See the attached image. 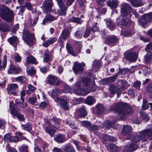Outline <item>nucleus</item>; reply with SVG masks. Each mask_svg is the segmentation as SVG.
Returning a JSON list of instances; mask_svg holds the SVG:
<instances>
[{
  "instance_id": "f257e3e1",
  "label": "nucleus",
  "mask_w": 152,
  "mask_h": 152,
  "mask_svg": "<svg viewBox=\"0 0 152 152\" xmlns=\"http://www.w3.org/2000/svg\"><path fill=\"white\" fill-rule=\"evenodd\" d=\"M120 11L123 16L117 19L118 26L120 27L129 26L131 23V22L128 16L129 13L133 11L130 5L125 3L121 5Z\"/></svg>"
},
{
  "instance_id": "f03ea898",
  "label": "nucleus",
  "mask_w": 152,
  "mask_h": 152,
  "mask_svg": "<svg viewBox=\"0 0 152 152\" xmlns=\"http://www.w3.org/2000/svg\"><path fill=\"white\" fill-rule=\"evenodd\" d=\"M91 73H88L86 74L83 78L81 77L78 78L77 83L73 87L75 93L78 95L81 94L82 91L84 90L86 86L91 84Z\"/></svg>"
},
{
  "instance_id": "7ed1b4c3",
  "label": "nucleus",
  "mask_w": 152,
  "mask_h": 152,
  "mask_svg": "<svg viewBox=\"0 0 152 152\" xmlns=\"http://www.w3.org/2000/svg\"><path fill=\"white\" fill-rule=\"evenodd\" d=\"M110 110L111 111H116L119 113V115L121 118L124 119V117L127 113H130L132 112L131 107L127 106L124 103H116L112 105Z\"/></svg>"
},
{
  "instance_id": "20e7f679",
  "label": "nucleus",
  "mask_w": 152,
  "mask_h": 152,
  "mask_svg": "<svg viewBox=\"0 0 152 152\" xmlns=\"http://www.w3.org/2000/svg\"><path fill=\"white\" fill-rule=\"evenodd\" d=\"M148 138L152 140V129L144 130L141 132L138 135L133 137L132 140L135 142H137L141 140L145 142Z\"/></svg>"
},
{
  "instance_id": "39448f33",
  "label": "nucleus",
  "mask_w": 152,
  "mask_h": 152,
  "mask_svg": "<svg viewBox=\"0 0 152 152\" xmlns=\"http://www.w3.org/2000/svg\"><path fill=\"white\" fill-rule=\"evenodd\" d=\"M0 16L5 20L11 22L14 18L13 12L4 5L0 6Z\"/></svg>"
},
{
  "instance_id": "423d86ee",
  "label": "nucleus",
  "mask_w": 152,
  "mask_h": 152,
  "mask_svg": "<svg viewBox=\"0 0 152 152\" xmlns=\"http://www.w3.org/2000/svg\"><path fill=\"white\" fill-rule=\"evenodd\" d=\"M23 134L20 132H16L15 136H12L10 134H7L4 136V140L6 141L9 140L10 142H18L20 139V140H25L26 138L25 137L22 136Z\"/></svg>"
},
{
  "instance_id": "0eeeda50",
  "label": "nucleus",
  "mask_w": 152,
  "mask_h": 152,
  "mask_svg": "<svg viewBox=\"0 0 152 152\" xmlns=\"http://www.w3.org/2000/svg\"><path fill=\"white\" fill-rule=\"evenodd\" d=\"M101 34L103 37L105 39L104 42L109 45H113L115 44L118 41V39L117 37L113 35L107 37V33L104 31H101Z\"/></svg>"
},
{
  "instance_id": "6e6552de",
  "label": "nucleus",
  "mask_w": 152,
  "mask_h": 152,
  "mask_svg": "<svg viewBox=\"0 0 152 152\" xmlns=\"http://www.w3.org/2000/svg\"><path fill=\"white\" fill-rule=\"evenodd\" d=\"M22 37L25 42L29 45H31L33 41L35 40L34 34L30 33L27 29L24 30Z\"/></svg>"
},
{
  "instance_id": "1a4fd4ad",
  "label": "nucleus",
  "mask_w": 152,
  "mask_h": 152,
  "mask_svg": "<svg viewBox=\"0 0 152 152\" xmlns=\"http://www.w3.org/2000/svg\"><path fill=\"white\" fill-rule=\"evenodd\" d=\"M85 66V64L83 62L80 63L78 62H75L73 70L76 74H79L82 72L83 71V67Z\"/></svg>"
},
{
  "instance_id": "9d476101",
  "label": "nucleus",
  "mask_w": 152,
  "mask_h": 152,
  "mask_svg": "<svg viewBox=\"0 0 152 152\" xmlns=\"http://www.w3.org/2000/svg\"><path fill=\"white\" fill-rule=\"evenodd\" d=\"M18 85L15 83L9 84L7 88L8 93L14 95H16V93L18 91Z\"/></svg>"
},
{
  "instance_id": "9b49d317",
  "label": "nucleus",
  "mask_w": 152,
  "mask_h": 152,
  "mask_svg": "<svg viewBox=\"0 0 152 152\" xmlns=\"http://www.w3.org/2000/svg\"><path fill=\"white\" fill-rule=\"evenodd\" d=\"M53 3L52 0H45L43 3L42 10L44 12H50L52 9Z\"/></svg>"
},
{
  "instance_id": "f8f14e48",
  "label": "nucleus",
  "mask_w": 152,
  "mask_h": 152,
  "mask_svg": "<svg viewBox=\"0 0 152 152\" xmlns=\"http://www.w3.org/2000/svg\"><path fill=\"white\" fill-rule=\"evenodd\" d=\"M46 82L51 85H58L60 83L59 80L54 75H48L46 78Z\"/></svg>"
},
{
  "instance_id": "ddd939ff",
  "label": "nucleus",
  "mask_w": 152,
  "mask_h": 152,
  "mask_svg": "<svg viewBox=\"0 0 152 152\" xmlns=\"http://www.w3.org/2000/svg\"><path fill=\"white\" fill-rule=\"evenodd\" d=\"M60 8L59 13L62 15H65L67 10V7L65 6L62 0H56Z\"/></svg>"
},
{
  "instance_id": "4468645a",
  "label": "nucleus",
  "mask_w": 152,
  "mask_h": 152,
  "mask_svg": "<svg viewBox=\"0 0 152 152\" xmlns=\"http://www.w3.org/2000/svg\"><path fill=\"white\" fill-rule=\"evenodd\" d=\"M15 105L12 102H10V107L11 109L10 113L14 116H16L20 113V111L18 107L17 106L15 107Z\"/></svg>"
},
{
  "instance_id": "2eb2a0df",
  "label": "nucleus",
  "mask_w": 152,
  "mask_h": 152,
  "mask_svg": "<svg viewBox=\"0 0 152 152\" xmlns=\"http://www.w3.org/2000/svg\"><path fill=\"white\" fill-rule=\"evenodd\" d=\"M137 54L134 52L129 51L128 52L126 55V58L128 60L131 62L135 61L137 58Z\"/></svg>"
},
{
  "instance_id": "dca6fc26",
  "label": "nucleus",
  "mask_w": 152,
  "mask_h": 152,
  "mask_svg": "<svg viewBox=\"0 0 152 152\" xmlns=\"http://www.w3.org/2000/svg\"><path fill=\"white\" fill-rule=\"evenodd\" d=\"M107 148L110 152H118V151H121L122 149L121 147H119L113 144L108 145Z\"/></svg>"
},
{
  "instance_id": "f3484780",
  "label": "nucleus",
  "mask_w": 152,
  "mask_h": 152,
  "mask_svg": "<svg viewBox=\"0 0 152 152\" xmlns=\"http://www.w3.org/2000/svg\"><path fill=\"white\" fill-rule=\"evenodd\" d=\"M116 139L115 137L112 136L104 135L103 136L102 142L103 143L105 144L106 145H107V144L109 143V142H113Z\"/></svg>"
},
{
  "instance_id": "a211bd4d",
  "label": "nucleus",
  "mask_w": 152,
  "mask_h": 152,
  "mask_svg": "<svg viewBox=\"0 0 152 152\" xmlns=\"http://www.w3.org/2000/svg\"><path fill=\"white\" fill-rule=\"evenodd\" d=\"M56 102H60L61 106L65 110H67L68 109L67 102L66 101L61 97L57 99Z\"/></svg>"
},
{
  "instance_id": "6ab92c4d",
  "label": "nucleus",
  "mask_w": 152,
  "mask_h": 152,
  "mask_svg": "<svg viewBox=\"0 0 152 152\" xmlns=\"http://www.w3.org/2000/svg\"><path fill=\"white\" fill-rule=\"evenodd\" d=\"M130 2L135 7L142 6L144 4V2L142 0H127Z\"/></svg>"
},
{
  "instance_id": "aec40b11",
  "label": "nucleus",
  "mask_w": 152,
  "mask_h": 152,
  "mask_svg": "<svg viewBox=\"0 0 152 152\" xmlns=\"http://www.w3.org/2000/svg\"><path fill=\"white\" fill-rule=\"evenodd\" d=\"M119 3L118 0H109L107 2V6L111 9L116 8Z\"/></svg>"
},
{
  "instance_id": "412c9836",
  "label": "nucleus",
  "mask_w": 152,
  "mask_h": 152,
  "mask_svg": "<svg viewBox=\"0 0 152 152\" xmlns=\"http://www.w3.org/2000/svg\"><path fill=\"white\" fill-rule=\"evenodd\" d=\"M43 61L44 62L48 63L50 61L52 58V56L50 52L48 50H45V53L43 56Z\"/></svg>"
},
{
  "instance_id": "4be33fe9",
  "label": "nucleus",
  "mask_w": 152,
  "mask_h": 152,
  "mask_svg": "<svg viewBox=\"0 0 152 152\" xmlns=\"http://www.w3.org/2000/svg\"><path fill=\"white\" fill-rule=\"evenodd\" d=\"M21 71L20 69L14 66L11 65L9 69L8 72L10 74H16Z\"/></svg>"
},
{
  "instance_id": "5701e85b",
  "label": "nucleus",
  "mask_w": 152,
  "mask_h": 152,
  "mask_svg": "<svg viewBox=\"0 0 152 152\" xmlns=\"http://www.w3.org/2000/svg\"><path fill=\"white\" fill-rule=\"evenodd\" d=\"M54 140L58 143H61L66 141V138L64 135L60 134L55 137Z\"/></svg>"
},
{
  "instance_id": "b1692460",
  "label": "nucleus",
  "mask_w": 152,
  "mask_h": 152,
  "mask_svg": "<svg viewBox=\"0 0 152 152\" xmlns=\"http://www.w3.org/2000/svg\"><path fill=\"white\" fill-rule=\"evenodd\" d=\"M55 128L53 125L47 126L45 129L46 132L49 134L51 136H53L55 134Z\"/></svg>"
},
{
  "instance_id": "393cba45",
  "label": "nucleus",
  "mask_w": 152,
  "mask_h": 152,
  "mask_svg": "<svg viewBox=\"0 0 152 152\" xmlns=\"http://www.w3.org/2000/svg\"><path fill=\"white\" fill-rule=\"evenodd\" d=\"M132 128L129 125L124 126L122 130V133L123 135L130 134L131 132Z\"/></svg>"
},
{
  "instance_id": "a878e982",
  "label": "nucleus",
  "mask_w": 152,
  "mask_h": 152,
  "mask_svg": "<svg viewBox=\"0 0 152 152\" xmlns=\"http://www.w3.org/2000/svg\"><path fill=\"white\" fill-rule=\"evenodd\" d=\"M9 43L13 47H15L17 46L18 42V40L16 36H13L8 39Z\"/></svg>"
},
{
  "instance_id": "bb28decb",
  "label": "nucleus",
  "mask_w": 152,
  "mask_h": 152,
  "mask_svg": "<svg viewBox=\"0 0 152 152\" xmlns=\"http://www.w3.org/2000/svg\"><path fill=\"white\" fill-rule=\"evenodd\" d=\"M57 40L56 37H51L49 38V39L44 42L42 45L45 47H48L50 45L54 43Z\"/></svg>"
},
{
  "instance_id": "cd10ccee",
  "label": "nucleus",
  "mask_w": 152,
  "mask_h": 152,
  "mask_svg": "<svg viewBox=\"0 0 152 152\" xmlns=\"http://www.w3.org/2000/svg\"><path fill=\"white\" fill-rule=\"evenodd\" d=\"M55 20H56V18L53 16L51 15H47L43 19L42 24L43 25H45L46 23L47 22H51Z\"/></svg>"
},
{
  "instance_id": "c85d7f7f",
  "label": "nucleus",
  "mask_w": 152,
  "mask_h": 152,
  "mask_svg": "<svg viewBox=\"0 0 152 152\" xmlns=\"http://www.w3.org/2000/svg\"><path fill=\"white\" fill-rule=\"evenodd\" d=\"M106 25L107 27L111 31L114 30L115 26V25L113 21L110 19H108L106 21Z\"/></svg>"
},
{
  "instance_id": "c756f323",
  "label": "nucleus",
  "mask_w": 152,
  "mask_h": 152,
  "mask_svg": "<svg viewBox=\"0 0 152 152\" xmlns=\"http://www.w3.org/2000/svg\"><path fill=\"white\" fill-rule=\"evenodd\" d=\"M28 102L30 104L35 106H38L39 102L37 100L36 98L31 97L29 98L28 99Z\"/></svg>"
},
{
  "instance_id": "7c9ffc66",
  "label": "nucleus",
  "mask_w": 152,
  "mask_h": 152,
  "mask_svg": "<svg viewBox=\"0 0 152 152\" xmlns=\"http://www.w3.org/2000/svg\"><path fill=\"white\" fill-rule=\"evenodd\" d=\"M68 21L69 22H73L77 24H81L83 20L80 18H77L73 17L69 19Z\"/></svg>"
},
{
  "instance_id": "2f4dec72",
  "label": "nucleus",
  "mask_w": 152,
  "mask_h": 152,
  "mask_svg": "<svg viewBox=\"0 0 152 152\" xmlns=\"http://www.w3.org/2000/svg\"><path fill=\"white\" fill-rule=\"evenodd\" d=\"M152 58V52H149L145 56L144 61L146 64H148L151 62V59Z\"/></svg>"
},
{
  "instance_id": "473e14b6",
  "label": "nucleus",
  "mask_w": 152,
  "mask_h": 152,
  "mask_svg": "<svg viewBox=\"0 0 152 152\" xmlns=\"http://www.w3.org/2000/svg\"><path fill=\"white\" fill-rule=\"evenodd\" d=\"M126 83L122 80H120L117 83L118 87V88L121 90H124L127 88L125 85Z\"/></svg>"
},
{
  "instance_id": "72a5a7b5",
  "label": "nucleus",
  "mask_w": 152,
  "mask_h": 152,
  "mask_svg": "<svg viewBox=\"0 0 152 152\" xmlns=\"http://www.w3.org/2000/svg\"><path fill=\"white\" fill-rule=\"evenodd\" d=\"M9 30L8 26L5 22L0 24V31L6 32Z\"/></svg>"
},
{
  "instance_id": "f704fd0d",
  "label": "nucleus",
  "mask_w": 152,
  "mask_h": 152,
  "mask_svg": "<svg viewBox=\"0 0 152 152\" xmlns=\"http://www.w3.org/2000/svg\"><path fill=\"white\" fill-rule=\"evenodd\" d=\"M58 94H59V91L58 89L55 88L52 90L51 96L56 102L57 101V99L60 97L58 96Z\"/></svg>"
},
{
  "instance_id": "c9c22d12",
  "label": "nucleus",
  "mask_w": 152,
  "mask_h": 152,
  "mask_svg": "<svg viewBox=\"0 0 152 152\" xmlns=\"http://www.w3.org/2000/svg\"><path fill=\"white\" fill-rule=\"evenodd\" d=\"M96 101L94 96H88L86 99V102L88 105H91Z\"/></svg>"
},
{
  "instance_id": "e433bc0d",
  "label": "nucleus",
  "mask_w": 152,
  "mask_h": 152,
  "mask_svg": "<svg viewBox=\"0 0 152 152\" xmlns=\"http://www.w3.org/2000/svg\"><path fill=\"white\" fill-rule=\"evenodd\" d=\"M66 123L72 129H77L78 126L77 125L75 124L74 122L71 121L70 119H67L66 121Z\"/></svg>"
},
{
  "instance_id": "4c0bfd02",
  "label": "nucleus",
  "mask_w": 152,
  "mask_h": 152,
  "mask_svg": "<svg viewBox=\"0 0 152 152\" xmlns=\"http://www.w3.org/2000/svg\"><path fill=\"white\" fill-rule=\"evenodd\" d=\"M26 62L28 63L37 64V62L36 59L33 56H30L26 58Z\"/></svg>"
},
{
  "instance_id": "58836bf2",
  "label": "nucleus",
  "mask_w": 152,
  "mask_h": 152,
  "mask_svg": "<svg viewBox=\"0 0 152 152\" xmlns=\"http://www.w3.org/2000/svg\"><path fill=\"white\" fill-rule=\"evenodd\" d=\"M97 113L99 114L103 113L105 110V108L101 104H98L96 106Z\"/></svg>"
},
{
  "instance_id": "ea45409f",
  "label": "nucleus",
  "mask_w": 152,
  "mask_h": 152,
  "mask_svg": "<svg viewBox=\"0 0 152 152\" xmlns=\"http://www.w3.org/2000/svg\"><path fill=\"white\" fill-rule=\"evenodd\" d=\"M7 56L4 55L3 58V61L2 63L0 61V70H2L5 68L7 64Z\"/></svg>"
},
{
  "instance_id": "a19ab883",
  "label": "nucleus",
  "mask_w": 152,
  "mask_h": 152,
  "mask_svg": "<svg viewBox=\"0 0 152 152\" xmlns=\"http://www.w3.org/2000/svg\"><path fill=\"white\" fill-rule=\"evenodd\" d=\"M59 120L57 119L56 117H53L48 121V123L50 124L53 123L54 126H56L59 125Z\"/></svg>"
},
{
  "instance_id": "79ce46f5",
  "label": "nucleus",
  "mask_w": 152,
  "mask_h": 152,
  "mask_svg": "<svg viewBox=\"0 0 152 152\" xmlns=\"http://www.w3.org/2000/svg\"><path fill=\"white\" fill-rule=\"evenodd\" d=\"M28 89L26 91V93L28 95L30 94L31 93L34 92L36 89V87L31 84L28 85Z\"/></svg>"
},
{
  "instance_id": "37998d69",
  "label": "nucleus",
  "mask_w": 152,
  "mask_h": 152,
  "mask_svg": "<svg viewBox=\"0 0 152 152\" xmlns=\"http://www.w3.org/2000/svg\"><path fill=\"white\" fill-rule=\"evenodd\" d=\"M21 127L23 129L29 132L31 130L32 126L30 124L27 123L22 125Z\"/></svg>"
},
{
  "instance_id": "c03bdc74",
  "label": "nucleus",
  "mask_w": 152,
  "mask_h": 152,
  "mask_svg": "<svg viewBox=\"0 0 152 152\" xmlns=\"http://www.w3.org/2000/svg\"><path fill=\"white\" fill-rule=\"evenodd\" d=\"M28 75H31L35 74L36 73V70L34 69L33 67L30 66L28 68L27 70Z\"/></svg>"
},
{
  "instance_id": "a18cd8bd",
  "label": "nucleus",
  "mask_w": 152,
  "mask_h": 152,
  "mask_svg": "<svg viewBox=\"0 0 152 152\" xmlns=\"http://www.w3.org/2000/svg\"><path fill=\"white\" fill-rule=\"evenodd\" d=\"M16 81L21 83H24L26 82V79L24 76H19L15 79Z\"/></svg>"
},
{
  "instance_id": "49530a36",
  "label": "nucleus",
  "mask_w": 152,
  "mask_h": 152,
  "mask_svg": "<svg viewBox=\"0 0 152 152\" xmlns=\"http://www.w3.org/2000/svg\"><path fill=\"white\" fill-rule=\"evenodd\" d=\"M67 51L69 53L72 55L73 56H75L76 55L73 50L71 46L68 44H67L66 46Z\"/></svg>"
},
{
  "instance_id": "de8ad7c7",
  "label": "nucleus",
  "mask_w": 152,
  "mask_h": 152,
  "mask_svg": "<svg viewBox=\"0 0 152 152\" xmlns=\"http://www.w3.org/2000/svg\"><path fill=\"white\" fill-rule=\"evenodd\" d=\"M137 148V146L135 144H131L128 148V151L129 152H132L136 150Z\"/></svg>"
},
{
  "instance_id": "09e8293b",
  "label": "nucleus",
  "mask_w": 152,
  "mask_h": 152,
  "mask_svg": "<svg viewBox=\"0 0 152 152\" xmlns=\"http://www.w3.org/2000/svg\"><path fill=\"white\" fill-rule=\"evenodd\" d=\"M69 34V31L66 29H65L62 33L61 38L64 39H66Z\"/></svg>"
},
{
  "instance_id": "8fccbe9b",
  "label": "nucleus",
  "mask_w": 152,
  "mask_h": 152,
  "mask_svg": "<svg viewBox=\"0 0 152 152\" xmlns=\"http://www.w3.org/2000/svg\"><path fill=\"white\" fill-rule=\"evenodd\" d=\"M28 146L27 145H24L20 146L18 149L20 152H28Z\"/></svg>"
},
{
  "instance_id": "3c124183",
  "label": "nucleus",
  "mask_w": 152,
  "mask_h": 152,
  "mask_svg": "<svg viewBox=\"0 0 152 152\" xmlns=\"http://www.w3.org/2000/svg\"><path fill=\"white\" fill-rule=\"evenodd\" d=\"M15 103L18 105V106L22 108H25L27 106V104L26 103L23 104L24 102H21L19 99H16L15 101Z\"/></svg>"
},
{
  "instance_id": "603ef678",
  "label": "nucleus",
  "mask_w": 152,
  "mask_h": 152,
  "mask_svg": "<svg viewBox=\"0 0 152 152\" xmlns=\"http://www.w3.org/2000/svg\"><path fill=\"white\" fill-rule=\"evenodd\" d=\"M140 24L142 26L145 25L148 23L146 18L145 15H142L140 17Z\"/></svg>"
},
{
  "instance_id": "864d4df0",
  "label": "nucleus",
  "mask_w": 152,
  "mask_h": 152,
  "mask_svg": "<svg viewBox=\"0 0 152 152\" xmlns=\"http://www.w3.org/2000/svg\"><path fill=\"white\" fill-rule=\"evenodd\" d=\"M64 151L66 152H75V151L72 147L67 145L64 146Z\"/></svg>"
},
{
  "instance_id": "5fc2aeb1",
  "label": "nucleus",
  "mask_w": 152,
  "mask_h": 152,
  "mask_svg": "<svg viewBox=\"0 0 152 152\" xmlns=\"http://www.w3.org/2000/svg\"><path fill=\"white\" fill-rule=\"evenodd\" d=\"M79 114L81 117H84L87 114V112L83 108H80L79 109Z\"/></svg>"
},
{
  "instance_id": "6e6d98bb",
  "label": "nucleus",
  "mask_w": 152,
  "mask_h": 152,
  "mask_svg": "<svg viewBox=\"0 0 152 152\" xmlns=\"http://www.w3.org/2000/svg\"><path fill=\"white\" fill-rule=\"evenodd\" d=\"M83 31L82 30H78L75 34V37L77 39L81 38L83 36Z\"/></svg>"
},
{
  "instance_id": "4d7b16f0",
  "label": "nucleus",
  "mask_w": 152,
  "mask_h": 152,
  "mask_svg": "<svg viewBox=\"0 0 152 152\" xmlns=\"http://www.w3.org/2000/svg\"><path fill=\"white\" fill-rule=\"evenodd\" d=\"M141 115L143 120H145V122H147L149 120V117L148 115L145 113H141Z\"/></svg>"
},
{
  "instance_id": "13d9d810",
  "label": "nucleus",
  "mask_w": 152,
  "mask_h": 152,
  "mask_svg": "<svg viewBox=\"0 0 152 152\" xmlns=\"http://www.w3.org/2000/svg\"><path fill=\"white\" fill-rule=\"evenodd\" d=\"M151 69L148 68H145L142 70V73L146 77H148L151 72Z\"/></svg>"
},
{
  "instance_id": "bf43d9fd",
  "label": "nucleus",
  "mask_w": 152,
  "mask_h": 152,
  "mask_svg": "<svg viewBox=\"0 0 152 152\" xmlns=\"http://www.w3.org/2000/svg\"><path fill=\"white\" fill-rule=\"evenodd\" d=\"M116 89V87L113 84L111 85L109 88L110 91V93L113 94H114L115 93Z\"/></svg>"
},
{
  "instance_id": "052dcab7",
  "label": "nucleus",
  "mask_w": 152,
  "mask_h": 152,
  "mask_svg": "<svg viewBox=\"0 0 152 152\" xmlns=\"http://www.w3.org/2000/svg\"><path fill=\"white\" fill-rule=\"evenodd\" d=\"M82 123L83 126L86 128L89 127L92 125L90 121H82Z\"/></svg>"
},
{
  "instance_id": "680f3d73",
  "label": "nucleus",
  "mask_w": 152,
  "mask_h": 152,
  "mask_svg": "<svg viewBox=\"0 0 152 152\" xmlns=\"http://www.w3.org/2000/svg\"><path fill=\"white\" fill-rule=\"evenodd\" d=\"M145 15L148 23L152 21V14L151 13L145 14Z\"/></svg>"
},
{
  "instance_id": "e2e57ef3",
  "label": "nucleus",
  "mask_w": 152,
  "mask_h": 152,
  "mask_svg": "<svg viewBox=\"0 0 152 152\" xmlns=\"http://www.w3.org/2000/svg\"><path fill=\"white\" fill-rule=\"evenodd\" d=\"M15 61L16 62H20L21 60V57L17 53L15 54L14 56Z\"/></svg>"
},
{
  "instance_id": "0e129e2a",
  "label": "nucleus",
  "mask_w": 152,
  "mask_h": 152,
  "mask_svg": "<svg viewBox=\"0 0 152 152\" xmlns=\"http://www.w3.org/2000/svg\"><path fill=\"white\" fill-rule=\"evenodd\" d=\"M152 42L149 43L147 45V46L145 48V50L148 53L151 52V50H152Z\"/></svg>"
},
{
  "instance_id": "69168bd1",
  "label": "nucleus",
  "mask_w": 152,
  "mask_h": 152,
  "mask_svg": "<svg viewBox=\"0 0 152 152\" xmlns=\"http://www.w3.org/2000/svg\"><path fill=\"white\" fill-rule=\"evenodd\" d=\"M105 1V0H96V1L98 6L102 7L104 5V3Z\"/></svg>"
},
{
  "instance_id": "338daca9",
  "label": "nucleus",
  "mask_w": 152,
  "mask_h": 152,
  "mask_svg": "<svg viewBox=\"0 0 152 152\" xmlns=\"http://www.w3.org/2000/svg\"><path fill=\"white\" fill-rule=\"evenodd\" d=\"M99 128V126L96 125H93L88 128V130L90 131H93L98 130Z\"/></svg>"
},
{
  "instance_id": "774afa93",
  "label": "nucleus",
  "mask_w": 152,
  "mask_h": 152,
  "mask_svg": "<svg viewBox=\"0 0 152 152\" xmlns=\"http://www.w3.org/2000/svg\"><path fill=\"white\" fill-rule=\"evenodd\" d=\"M100 83L101 84L103 85H108L109 84L107 78H105L102 79L100 81Z\"/></svg>"
}]
</instances>
